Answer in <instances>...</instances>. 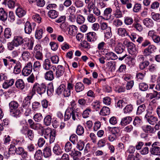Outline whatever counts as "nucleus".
<instances>
[{"label": "nucleus", "instance_id": "obj_1", "mask_svg": "<svg viewBox=\"0 0 160 160\" xmlns=\"http://www.w3.org/2000/svg\"><path fill=\"white\" fill-rule=\"evenodd\" d=\"M118 35L122 37H125L126 38L128 39L130 38L131 40L137 39V40H142L143 38L135 33H132L130 35L128 34L125 29L123 28H120L118 29Z\"/></svg>", "mask_w": 160, "mask_h": 160}, {"label": "nucleus", "instance_id": "obj_2", "mask_svg": "<svg viewBox=\"0 0 160 160\" xmlns=\"http://www.w3.org/2000/svg\"><path fill=\"white\" fill-rule=\"evenodd\" d=\"M44 134L45 139L49 138L50 143H52L54 142L56 135L55 130H52L50 128H47L44 130Z\"/></svg>", "mask_w": 160, "mask_h": 160}, {"label": "nucleus", "instance_id": "obj_3", "mask_svg": "<svg viewBox=\"0 0 160 160\" xmlns=\"http://www.w3.org/2000/svg\"><path fill=\"white\" fill-rule=\"evenodd\" d=\"M47 86L44 83L39 84L37 83H35L33 85L31 92L33 93L34 95L37 92V93L41 95L45 93L46 91Z\"/></svg>", "mask_w": 160, "mask_h": 160}, {"label": "nucleus", "instance_id": "obj_4", "mask_svg": "<svg viewBox=\"0 0 160 160\" xmlns=\"http://www.w3.org/2000/svg\"><path fill=\"white\" fill-rule=\"evenodd\" d=\"M137 61L139 63V68L141 70H143L147 68L149 64L148 61L144 60V58L142 55L138 56L137 57Z\"/></svg>", "mask_w": 160, "mask_h": 160}, {"label": "nucleus", "instance_id": "obj_5", "mask_svg": "<svg viewBox=\"0 0 160 160\" xmlns=\"http://www.w3.org/2000/svg\"><path fill=\"white\" fill-rule=\"evenodd\" d=\"M159 143L155 142L151 145V147L150 148V152L153 155L160 156V147L158 146Z\"/></svg>", "mask_w": 160, "mask_h": 160}, {"label": "nucleus", "instance_id": "obj_6", "mask_svg": "<svg viewBox=\"0 0 160 160\" xmlns=\"http://www.w3.org/2000/svg\"><path fill=\"white\" fill-rule=\"evenodd\" d=\"M123 44L127 47L128 52L130 54L133 55L137 52L136 48L132 42L129 41H124Z\"/></svg>", "mask_w": 160, "mask_h": 160}, {"label": "nucleus", "instance_id": "obj_7", "mask_svg": "<svg viewBox=\"0 0 160 160\" xmlns=\"http://www.w3.org/2000/svg\"><path fill=\"white\" fill-rule=\"evenodd\" d=\"M72 117L73 120L76 119V117H78V113L77 112H72L70 109H67L65 114L64 120L65 121L68 120Z\"/></svg>", "mask_w": 160, "mask_h": 160}, {"label": "nucleus", "instance_id": "obj_8", "mask_svg": "<svg viewBox=\"0 0 160 160\" xmlns=\"http://www.w3.org/2000/svg\"><path fill=\"white\" fill-rule=\"evenodd\" d=\"M156 48L153 45H149L148 48L144 49L143 54L145 56L151 57L149 56L156 50Z\"/></svg>", "mask_w": 160, "mask_h": 160}, {"label": "nucleus", "instance_id": "obj_9", "mask_svg": "<svg viewBox=\"0 0 160 160\" xmlns=\"http://www.w3.org/2000/svg\"><path fill=\"white\" fill-rule=\"evenodd\" d=\"M23 43V41H12V42L8 43V48L9 50H12L14 47L18 46Z\"/></svg>", "mask_w": 160, "mask_h": 160}, {"label": "nucleus", "instance_id": "obj_10", "mask_svg": "<svg viewBox=\"0 0 160 160\" xmlns=\"http://www.w3.org/2000/svg\"><path fill=\"white\" fill-rule=\"evenodd\" d=\"M112 12V8L110 7L106 8L104 10L103 16L104 18L106 20H109L111 19V13Z\"/></svg>", "mask_w": 160, "mask_h": 160}, {"label": "nucleus", "instance_id": "obj_11", "mask_svg": "<svg viewBox=\"0 0 160 160\" xmlns=\"http://www.w3.org/2000/svg\"><path fill=\"white\" fill-rule=\"evenodd\" d=\"M125 48L122 44L118 42L115 49V52L118 54H125Z\"/></svg>", "mask_w": 160, "mask_h": 160}, {"label": "nucleus", "instance_id": "obj_12", "mask_svg": "<svg viewBox=\"0 0 160 160\" xmlns=\"http://www.w3.org/2000/svg\"><path fill=\"white\" fill-rule=\"evenodd\" d=\"M65 72L64 67L62 65H58L57 68L56 75L58 78L62 76Z\"/></svg>", "mask_w": 160, "mask_h": 160}, {"label": "nucleus", "instance_id": "obj_13", "mask_svg": "<svg viewBox=\"0 0 160 160\" xmlns=\"http://www.w3.org/2000/svg\"><path fill=\"white\" fill-rule=\"evenodd\" d=\"M132 120V118L130 116H127L122 118L121 119L120 125L124 127L130 123Z\"/></svg>", "mask_w": 160, "mask_h": 160}, {"label": "nucleus", "instance_id": "obj_14", "mask_svg": "<svg viewBox=\"0 0 160 160\" xmlns=\"http://www.w3.org/2000/svg\"><path fill=\"white\" fill-rule=\"evenodd\" d=\"M8 18V13L2 8H0V20L6 21Z\"/></svg>", "mask_w": 160, "mask_h": 160}, {"label": "nucleus", "instance_id": "obj_15", "mask_svg": "<svg viewBox=\"0 0 160 160\" xmlns=\"http://www.w3.org/2000/svg\"><path fill=\"white\" fill-rule=\"evenodd\" d=\"M14 82V80L13 79L10 80H5V82L2 84V87L4 89H7L12 86Z\"/></svg>", "mask_w": 160, "mask_h": 160}, {"label": "nucleus", "instance_id": "obj_16", "mask_svg": "<svg viewBox=\"0 0 160 160\" xmlns=\"http://www.w3.org/2000/svg\"><path fill=\"white\" fill-rule=\"evenodd\" d=\"M148 36L149 38L152 40H160V36L157 35L154 30L149 31L148 33Z\"/></svg>", "mask_w": 160, "mask_h": 160}, {"label": "nucleus", "instance_id": "obj_17", "mask_svg": "<svg viewBox=\"0 0 160 160\" xmlns=\"http://www.w3.org/2000/svg\"><path fill=\"white\" fill-rule=\"evenodd\" d=\"M28 122L29 124L30 127L34 130H38L41 126V124L39 123H35L32 119H29Z\"/></svg>", "mask_w": 160, "mask_h": 160}, {"label": "nucleus", "instance_id": "obj_18", "mask_svg": "<svg viewBox=\"0 0 160 160\" xmlns=\"http://www.w3.org/2000/svg\"><path fill=\"white\" fill-rule=\"evenodd\" d=\"M44 78L47 80L51 81L54 79V75L53 72L49 70L47 72L44 74Z\"/></svg>", "mask_w": 160, "mask_h": 160}, {"label": "nucleus", "instance_id": "obj_19", "mask_svg": "<svg viewBox=\"0 0 160 160\" xmlns=\"http://www.w3.org/2000/svg\"><path fill=\"white\" fill-rule=\"evenodd\" d=\"M84 86L81 82H77L75 85V90L77 92L82 91L84 89Z\"/></svg>", "mask_w": 160, "mask_h": 160}, {"label": "nucleus", "instance_id": "obj_20", "mask_svg": "<svg viewBox=\"0 0 160 160\" xmlns=\"http://www.w3.org/2000/svg\"><path fill=\"white\" fill-rule=\"evenodd\" d=\"M143 131L146 133H153L155 132L154 128L150 125H146L142 127Z\"/></svg>", "mask_w": 160, "mask_h": 160}, {"label": "nucleus", "instance_id": "obj_21", "mask_svg": "<svg viewBox=\"0 0 160 160\" xmlns=\"http://www.w3.org/2000/svg\"><path fill=\"white\" fill-rule=\"evenodd\" d=\"M143 24L147 27L150 28L153 25V22L152 19L149 18L144 19L143 22Z\"/></svg>", "mask_w": 160, "mask_h": 160}, {"label": "nucleus", "instance_id": "obj_22", "mask_svg": "<svg viewBox=\"0 0 160 160\" xmlns=\"http://www.w3.org/2000/svg\"><path fill=\"white\" fill-rule=\"evenodd\" d=\"M15 85L18 88L22 90L24 88L25 84L22 79H18L16 81Z\"/></svg>", "mask_w": 160, "mask_h": 160}, {"label": "nucleus", "instance_id": "obj_23", "mask_svg": "<svg viewBox=\"0 0 160 160\" xmlns=\"http://www.w3.org/2000/svg\"><path fill=\"white\" fill-rule=\"evenodd\" d=\"M24 30L26 33L30 34L32 31V26L30 23L27 21L25 25Z\"/></svg>", "mask_w": 160, "mask_h": 160}, {"label": "nucleus", "instance_id": "obj_24", "mask_svg": "<svg viewBox=\"0 0 160 160\" xmlns=\"http://www.w3.org/2000/svg\"><path fill=\"white\" fill-rule=\"evenodd\" d=\"M43 154L45 158H48L51 156L52 152L51 148L49 147H46L43 150Z\"/></svg>", "mask_w": 160, "mask_h": 160}, {"label": "nucleus", "instance_id": "obj_25", "mask_svg": "<svg viewBox=\"0 0 160 160\" xmlns=\"http://www.w3.org/2000/svg\"><path fill=\"white\" fill-rule=\"evenodd\" d=\"M69 155L72 157L73 159L76 160L81 157V153L78 151H72L69 153Z\"/></svg>", "mask_w": 160, "mask_h": 160}, {"label": "nucleus", "instance_id": "obj_26", "mask_svg": "<svg viewBox=\"0 0 160 160\" xmlns=\"http://www.w3.org/2000/svg\"><path fill=\"white\" fill-rule=\"evenodd\" d=\"M68 34L70 35H74L77 32V28L75 25H71L68 27Z\"/></svg>", "mask_w": 160, "mask_h": 160}, {"label": "nucleus", "instance_id": "obj_27", "mask_svg": "<svg viewBox=\"0 0 160 160\" xmlns=\"http://www.w3.org/2000/svg\"><path fill=\"white\" fill-rule=\"evenodd\" d=\"M43 68L46 70H49L51 68V65L50 60L48 59H46L43 64Z\"/></svg>", "mask_w": 160, "mask_h": 160}, {"label": "nucleus", "instance_id": "obj_28", "mask_svg": "<svg viewBox=\"0 0 160 160\" xmlns=\"http://www.w3.org/2000/svg\"><path fill=\"white\" fill-rule=\"evenodd\" d=\"M16 15L19 18L22 17L25 15L26 12L21 8H18L16 11Z\"/></svg>", "mask_w": 160, "mask_h": 160}, {"label": "nucleus", "instance_id": "obj_29", "mask_svg": "<svg viewBox=\"0 0 160 160\" xmlns=\"http://www.w3.org/2000/svg\"><path fill=\"white\" fill-rule=\"evenodd\" d=\"M110 113V109L107 107H103L100 112V114L102 116L107 115H109Z\"/></svg>", "mask_w": 160, "mask_h": 160}, {"label": "nucleus", "instance_id": "obj_30", "mask_svg": "<svg viewBox=\"0 0 160 160\" xmlns=\"http://www.w3.org/2000/svg\"><path fill=\"white\" fill-rule=\"evenodd\" d=\"M48 16L51 18H56L58 15L59 13L55 10H51L48 12Z\"/></svg>", "mask_w": 160, "mask_h": 160}, {"label": "nucleus", "instance_id": "obj_31", "mask_svg": "<svg viewBox=\"0 0 160 160\" xmlns=\"http://www.w3.org/2000/svg\"><path fill=\"white\" fill-rule=\"evenodd\" d=\"M146 107L145 104L140 105L138 108L136 114L137 115H140L144 112L146 109Z\"/></svg>", "mask_w": 160, "mask_h": 160}, {"label": "nucleus", "instance_id": "obj_32", "mask_svg": "<svg viewBox=\"0 0 160 160\" xmlns=\"http://www.w3.org/2000/svg\"><path fill=\"white\" fill-rule=\"evenodd\" d=\"M66 19V17L65 16H61L58 19L55 20V21L56 22L59 23L62 22V24L61 25L60 27L62 29H64L63 26L66 25V24L63 23Z\"/></svg>", "mask_w": 160, "mask_h": 160}, {"label": "nucleus", "instance_id": "obj_33", "mask_svg": "<svg viewBox=\"0 0 160 160\" xmlns=\"http://www.w3.org/2000/svg\"><path fill=\"white\" fill-rule=\"evenodd\" d=\"M53 152L55 154L58 155L61 154L62 153L60 147L57 144H56L55 145L53 148Z\"/></svg>", "mask_w": 160, "mask_h": 160}, {"label": "nucleus", "instance_id": "obj_34", "mask_svg": "<svg viewBox=\"0 0 160 160\" xmlns=\"http://www.w3.org/2000/svg\"><path fill=\"white\" fill-rule=\"evenodd\" d=\"M109 128V130L112 133L115 135L117 137L118 136L120 132V129L117 127H114L113 128H111L110 127H108Z\"/></svg>", "mask_w": 160, "mask_h": 160}, {"label": "nucleus", "instance_id": "obj_35", "mask_svg": "<svg viewBox=\"0 0 160 160\" xmlns=\"http://www.w3.org/2000/svg\"><path fill=\"white\" fill-rule=\"evenodd\" d=\"M33 93V92H30L28 95L24 99L23 102L24 103L30 105L31 100L34 95Z\"/></svg>", "mask_w": 160, "mask_h": 160}, {"label": "nucleus", "instance_id": "obj_36", "mask_svg": "<svg viewBox=\"0 0 160 160\" xmlns=\"http://www.w3.org/2000/svg\"><path fill=\"white\" fill-rule=\"evenodd\" d=\"M30 54L28 51H23L21 55L22 59L25 61H28L30 58Z\"/></svg>", "mask_w": 160, "mask_h": 160}, {"label": "nucleus", "instance_id": "obj_37", "mask_svg": "<svg viewBox=\"0 0 160 160\" xmlns=\"http://www.w3.org/2000/svg\"><path fill=\"white\" fill-rule=\"evenodd\" d=\"M52 117L51 115H48L46 116L44 119V124L48 126L50 125L52 121Z\"/></svg>", "mask_w": 160, "mask_h": 160}, {"label": "nucleus", "instance_id": "obj_38", "mask_svg": "<svg viewBox=\"0 0 160 160\" xmlns=\"http://www.w3.org/2000/svg\"><path fill=\"white\" fill-rule=\"evenodd\" d=\"M96 33L94 32H90L87 34V38L88 40H94L96 39Z\"/></svg>", "mask_w": 160, "mask_h": 160}, {"label": "nucleus", "instance_id": "obj_39", "mask_svg": "<svg viewBox=\"0 0 160 160\" xmlns=\"http://www.w3.org/2000/svg\"><path fill=\"white\" fill-rule=\"evenodd\" d=\"M18 106V102L15 101H12L9 103V107L11 110H15Z\"/></svg>", "mask_w": 160, "mask_h": 160}, {"label": "nucleus", "instance_id": "obj_40", "mask_svg": "<svg viewBox=\"0 0 160 160\" xmlns=\"http://www.w3.org/2000/svg\"><path fill=\"white\" fill-rule=\"evenodd\" d=\"M42 152L40 150L37 151L34 156V158L35 160H39L42 158Z\"/></svg>", "mask_w": 160, "mask_h": 160}, {"label": "nucleus", "instance_id": "obj_41", "mask_svg": "<svg viewBox=\"0 0 160 160\" xmlns=\"http://www.w3.org/2000/svg\"><path fill=\"white\" fill-rule=\"evenodd\" d=\"M114 12L113 15L116 18H119L122 17V12L118 8H116Z\"/></svg>", "mask_w": 160, "mask_h": 160}, {"label": "nucleus", "instance_id": "obj_42", "mask_svg": "<svg viewBox=\"0 0 160 160\" xmlns=\"http://www.w3.org/2000/svg\"><path fill=\"white\" fill-rule=\"evenodd\" d=\"M100 26L101 29L102 30H106L107 31H110L111 29V27L108 26V24L106 22L101 23Z\"/></svg>", "mask_w": 160, "mask_h": 160}, {"label": "nucleus", "instance_id": "obj_43", "mask_svg": "<svg viewBox=\"0 0 160 160\" xmlns=\"http://www.w3.org/2000/svg\"><path fill=\"white\" fill-rule=\"evenodd\" d=\"M147 121L150 124L154 125L158 121V118L153 116L149 118Z\"/></svg>", "mask_w": 160, "mask_h": 160}, {"label": "nucleus", "instance_id": "obj_44", "mask_svg": "<svg viewBox=\"0 0 160 160\" xmlns=\"http://www.w3.org/2000/svg\"><path fill=\"white\" fill-rule=\"evenodd\" d=\"M133 109V107L131 105H128L124 108V113H129L132 111Z\"/></svg>", "mask_w": 160, "mask_h": 160}, {"label": "nucleus", "instance_id": "obj_45", "mask_svg": "<svg viewBox=\"0 0 160 160\" xmlns=\"http://www.w3.org/2000/svg\"><path fill=\"white\" fill-rule=\"evenodd\" d=\"M85 18L82 15H78L76 21L78 24L81 25L83 24L85 22Z\"/></svg>", "mask_w": 160, "mask_h": 160}, {"label": "nucleus", "instance_id": "obj_46", "mask_svg": "<svg viewBox=\"0 0 160 160\" xmlns=\"http://www.w3.org/2000/svg\"><path fill=\"white\" fill-rule=\"evenodd\" d=\"M107 66L108 68L110 71L111 72H114L116 69V65L112 62H108Z\"/></svg>", "mask_w": 160, "mask_h": 160}, {"label": "nucleus", "instance_id": "obj_47", "mask_svg": "<svg viewBox=\"0 0 160 160\" xmlns=\"http://www.w3.org/2000/svg\"><path fill=\"white\" fill-rule=\"evenodd\" d=\"M139 88L142 91H146L148 88V85L144 82L141 83L139 84Z\"/></svg>", "mask_w": 160, "mask_h": 160}, {"label": "nucleus", "instance_id": "obj_48", "mask_svg": "<svg viewBox=\"0 0 160 160\" xmlns=\"http://www.w3.org/2000/svg\"><path fill=\"white\" fill-rule=\"evenodd\" d=\"M43 118L42 114L40 113H37L33 116L34 120L36 122H39Z\"/></svg>", "mask_w": 160, "mask_h": 160}, {"label": "nucleus", "instance_id": "obj_49", "mask_svg": "<svg viewBox=\"0 0 160 160\" xmlns=\"http://www.w3.org/2000/svg\"><path fill=\"white\" fill-rule=\"evenodd\" d=\"M76 132L78 135H82L84 132V129L81 126L78 125L77 127Z\"/></svg>", "mask_w": 160, "mask_h": 160}, {"label": "nucleus", "instance_id": "obj_50", "mask_svg": "<svg viewBox=\"0 0 160 160\" xmlns=\"http://www.w3.org/2000/svg\"><path fill=\"white\" fill-rule=\"evenodd\" d=\"M11 29L9 28H6L4 32L5 37L7 39L9 38L11 36Z\"/></svg>", "mask_w": 160, "mask_h": 160}, {"label": "nucleus", "instance_id": "obj_51", "mask_svg": "<svg viewBox=\"0 0 160 160\" xmlns=\"http://www.w3.org/2000/svg\"><path fill=\"white\" fill-rule=\"evenodd\" d=\"M65 86L64 84H62L59 86L57 88L56 91V93L58 94L59 95L62 93V92H63L65 89Z\"/></svg>", "mask_w": 160, "mask_h": 160}, {"label": "nucleus", "instance_id": "obj_52", "mask_svg": "<svg viewBox=\"0 0 160 160\" xmlns=\"http://www.w3.org/2000/svg\"><path fill=\"white\" fill-rule=\"evenodd\" d=\"M53 87L52 84H49L47 89V93L48 95H51L53 92Z\"/></svg>", "mask_w": 160, "mask_h": 160}, {"label": "nucleus", "instance_id": "obj_53", "mask_svg": "<svg viewBox=\"0 0 160 160\" xmlns=\"http://www.w3.org/2000/svg\"><path fill=\"white\" fill-rule=\"evenodd\" d=\"M17 4V3L16 2L11 0H8L7 2L8 8H14Z\"/></svg>", "mask_w": 160, "mask_h": 160}, {"label": "nucleus", "instance_id": "obj_54", "mask_svg": "<svg viewBox=\"0 0 160 160\" xmlns=\"http://www.w3.org/2000/svg\"><path fill=\"white\" fill-rule=\"evenodd\" d=\"M28 137L29 139L32 140L34 137V134L33 131L30 129H28L27 132Z\"/></svg>", "mask_w": 160, "mask_h": 160}, {"label": "nucleus", "instance_id": "obj_55", "mask_svg": "<svg viewBox=\"0 0 160 160\" xmlns=\"http://www.w3.org/2000/svg\"><path fill=\"white\" fill-rule=\"evenodd\" d=\"M32 18L35 21L38 23H40L41 22V18L38 14H34L32 16Z\"/></svg>", "mask_w": 160, "mask_h": 160}, {"label": "nucleus", "instance_id": "obj_56", "mask_svg": "<svg viewBox=\"0 0 160 160\" xmlns=\"http://www.w3.org/2000/svg\"><path fill=\"white\" fill-rule=\"evenodd\" d=\"M97 3L98 7L103 8L105 7L107 5L104 0H97Z\"/></svg>", "mask_w": 160, "mask_h": 160}, {"label": "nucleus", "instance_id": "obj_57", "mask_svg": "<svg viewBox=\"0 0 160 160\" xmlns=\"http://www.w3.org/2000/svg\"><path fill=\"white\" fill-rule=\"evenodd\" d=\"M133 27L137 30L140 32L142 30V28L140 24L138 23L136 20H135V22L133 24Z\"/></svg>", "mask_w": 160, "mask_h": 160}, {"label": "nucleus", "instance_id": "obj_58", "mask_svg": "<svg viewBox=\"0 0 160 160\" xmlns=\"http://www.w3.org/2000/svg\"><path fill=\"white\" fill-rule=\"evenodd\" d=\"M92 106L96 111H98L100 108L99 102L98 101L93 102L92 104Z\"/></svg>", "mask_w": 160, "mask_h": 160}, {"label": "nucleus", "instance_id": "obj_59", "mask_svg": "<svg viewBox=\"0 0 160 160\" xmlns=\"http://www.w3.org/2000/svg\"><path fill=\"white\" fill-rule=\"evenodd\" d=\"M72 148V144L69 142H68L65 146V150L66 152H68L71 151Z\"/></svg>", "mask_w": 160, "mask_h": 160}, {"label": "nucleus", "instance_id": "obj_60", "mask_svg": "<svg viewBox=\"0 0 160 160\" xmlns=\"http://www.w3.org/2000/svg\"><path fill=\"white\" fill-rule=\"evenodd\" d=\"M87 19L88 22L91 23H93L96 21V18L92 14H89L87 17Z\"/></svg>", "mask_w": 160, "mask_h": 160}, {"label": "nucleus", "instance_id": "obj_61", "mask_svg": "<svg viewBox=\"0 0 160 160\" xmlns=\"http://www.w3.org/2000/svg\"><path fill=\"white\" fill-rule=\"evenodd\" d=\"M141 5L140 3H135L133 8V11L134 12H137L141 9Z\"/></svg>", "mask_w": 160, "mask_h": 160}, {"label": "nucleus", "instance_id": "obj_62", "mask_svg": "<svg viewBox=\"0 0 160 160\" xmlns=\"http://www.w3.org/2000/svg\"><path fill=\"white\" fill-rule=\"evenodd\" d=\"M69 140L73 144H75L78 141V137L75 134H72L70 137Z\"/></svg>", "mask_w": 160, "mask_h": 160}, {"label": "nucleus", "instance_id": "obj_63", "mask_svg": "<svg viewBox=\"0 0 160 160\" xmlns=\"http://www.w3.org/2000/svg\"><path fill=\"white\" fill-rule=\"evenodd\" d=\"M84 146V143L81 141H79L77 144V148L80 151L83 150Z\"/></svg>", "mask_w": 160, "mask_h": 160}, {"label": "nucleus", "instance_id": "obj_64", "mask_svg": "<svg viewBox=\"0 0 160 160\" xmlns=\"http://www.w3.org/2000/svg\"><path fill=\"white\" fill-rule=\"evenodd\" d=\"M152 18L157 21H160V16L158 13H155L154 12H152Z\"/></svg>", "mask_w": 160, "mask_h": 160}]
</instances>
